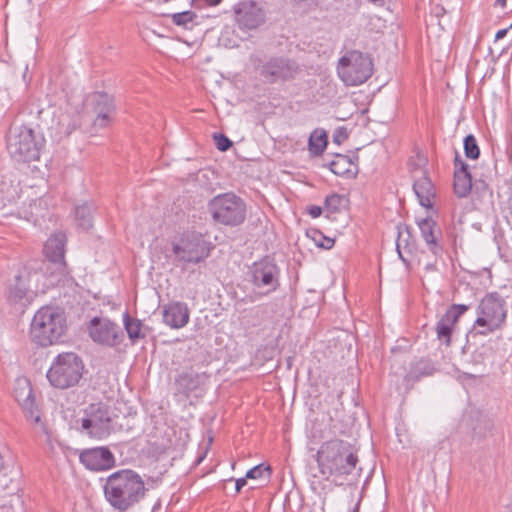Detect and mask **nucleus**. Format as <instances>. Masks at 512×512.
I'll return each instance as SVG.
<instances>
[{
    "mask_svg": "<svg viewBox=\"0 0 512 512\" xmlns=\"http://www.w3.org/2000/svg\"><path fill=\"white\" fill-rule=\"evenodd\" d=\"M316 460L323 479L359 476L358 457L354 447L343 440L332 439L322 443L317 451Z\"/></svg>",
    "mask_w": 512,
    "mask_h": 512,
    "instance_id": "nucleus-1",
    "label": "nucleus"
},
{
    "mask_svg": "<svg viewBox=\"0 0 512 512\" xmlns=\"http://www.w3.org/2000/svg\"><path fill=\"white\" fill-rule=\"evenodd\" d=\"M103 491L114 510L126 512L145 497L147 489L136 471L121 469L107 477Z\"/></svg>",
    "mask_w": 512,
    "mask_h": 512,
    "instance_id": "nucleus-2",
    "label": "nucleus"
},
{
    "mask_svg": "<svg viewBox=\"0 0 512 512\" xmlns=\"http://www.w3.org/2000/svg\"><path fill=\"white\" fill-rule=\"evenodd\" d=\"M44 143V138L26 125L11 127L6 136L7 151L10 157L19 163L38 160Z\"/></svg>",
    "mask_w": 512,
    "mask_h": 512,
    "instance_id": "nucleus-3",
    "label": "nucleus"
},
{
    "mask_svg": "<svg viewBox=\"0 0 512 512\" xmlns=\"http://www.w3.org/2000/svg\"><path fill=\"white\" fill-rule=\"evenodd\" d=\"M84 370V362L78 354L63 352L54 358L46 377L52 387L65 390L79 384Z\"/></svg>",
    "mask_w": 512,
    "mask_h": 512,
    "instance_id": "nucleus-4",
    "label": "nucleus"
},
{
    "mask_svg": "<svg viewBox=\"0 0 512 512\" xmlns=\"http://www.w3.org/2000/svg\"><path fill=\"white\" fill-rule=\"evenodd\" d=\"M66 330L63 314L52 307H42L34 315L30 335L32 340L42 347L58 342Z\"/></svg>",
    "mask_w": 512,
    "mask_h": 512,
    "instance_id": "nucleus-5",
    "label": "nucleus"
},
{
    "mask_svg": "<svg viewBox=\"0 0 512 512\" xmlns=\"http://www.w3.org/2000/svg\"><path fill=\"white\" fill-rule=\"evenodd\" d=\"M476 312L475 334L487 335L504 324L507 315L506 302L498 292H490L482 298Z\"/></svg>",
    "mask_w": 512,
    "mask_h": 512,
    "instance_id": "nucleus-6",
    "label": "nucleus"
},
{
    "mask_svg": "<svg viewBox=\"0 0 512 512\" xmlns=\"http://www.w3.org/2000/svg\"><path fill=\"white\" fill-rule=\"evenodd\" d=\"M248 275L249 281L259 291L247 296V302H255L280 287L281 270L275 260L268 256L254 262Z\"/></svg>",
    "mask_w": 512,
    "mask_h": 512,
    "instance_id": "nucleus-7",
    "label": "nucleus"
},
{
    "mask_svg": "<svg viewBox=\"0 0 512 512\" xmlns=\"http://www.w3.org/2000/svg\"><path fill=\"white\" fill-rule=\"evenodd\" d=\"M209 212L213 220L225 226H238L246 219V204L234 193H223L209 201Z\"/></svg>",
    "mask_w": 512,
    "mask_h": 512,
    "instance_id": "nucleus-8",
    "label": "nucleus"
},
{
    "mask_svg": "<svg viewBox=\"0 0 512 512\" xmlns=\"http://www.w3.org/2000/svg\"><path fill=\"white\" fill-rule=\"evenodd\" d=\"M337 72L346 85L357 86L371 77L373 63L368 55L353 50L340 58Z\"/></svg>",
    "mask_w": 512,
    "mask_h": 512,
    "instance_id": "nucleus-9",
    "label": "nucleus"
},
{
    "mask_svg": "<svg viewBox=\"0 0 512 512\" xmlns=\"http://www.w3.org/2000/svg\"><path fill=\"white\" fill-rule=\"evenodd\" d=\"M81 419V432L88 437L102 440L112 432V419L109 408L102 402L91 403L84 409Z\"/></svg>",
    "mask_w": 512,
    "mask_h": 512,
    "instance_id": "nucleus-10",
    "label": "nucleus"
},
{
    "mask_svg": "<svg viewBox=\"0 0 512 512\" xmlns=\"http://www.w3.org/2000/svg\"><path fill=\"white\" fill-rule=\"evenodd\" d=\"M233 17L241 31H252L265 24L267 13L260 2L242 0L233 6Z\"/></svg>",
    "mask_w": 512,
    "mask_h": 512,
    "instance_id": "nucleus-11",
    "label": "nucleus"
},
{
    "mask_svg": "<svg viewBox=\"0 0 512 512\" xmlns=\"http://www.w3.org/2000/svg\"><path fill=\"white\" fill-rule=\"evenodd\" d=\"M299 71V65L295 60L273 56L260 66L259 74L267 83L274 84L293 80Z\"/></svg>",
    "mask_w": 512,
    "mask_h": 512,
    "instance_id": "nucleus-12",
    "label": "nucleus"
},
{
    "mask_svg": "<svg viewBox=\"0 0 512 512\" xmlns=\"http://www.w3.org/2000/svg\"><path fill=\"white\" fill-rule=\"evenodd\" d=\"M172 251L177 260L183 263L198 264L209 256L206 243L199 236L185 233L172 244Z\"/></svg>",
    "mask_w": 512,
    "mask_h": 512,
    "instance_id": "nucleus-13",
    "label": "nucleus"
},
{
    "mask_svg": "<svg viewBox=\"0 0 512 512\" xmlns=\"http://www.w3.org/2000/svg\"><path fill=\"white\" fill-rule=\"evenodd\" d=\"M90 338L97 344L116 347L124 340L123 330L113 321L104 317H94L87 327Z\"/></svg>",
    "mask_w": 512,
    "mask_h": 512,
    "instance_id": "nucleus-14",
    "label": "nucleus"
},
{
    "mask_svg": "<svg viewBox=\"0 0 512 512\" xmlns=\"http://www.w3.org/2000/svg\"><path fill=\"white\" fill-rule=\"evenodd\" d=\"M92 111L96 115L92 126L95 130L104 129L111 125L115 114V104L112 96L106 92H95L90 97Z\"/></svg>",
    "mask_w": 512,
    "mask_h": 512,
    "instance_id": "nucleus-15",
    "label": "nucleus"
},
{
    "mask_svg": "<svg viewBox=\"0 0 512 512\" xmlns=\"http://www.w3.org/2000/svg\"><path fill=\"white\" fill-rule=\"evenodd\" d=\"M79 461L86 469L95 472L109 470L116 464L114 454L106 446L82 450Z\"/></svg>",
    "mask_w": 512,
    "mask_h": 512,
    "instance_id": "nucleus-16",
    "label": "nucleus"
},
{
    "mask_svg": "<svg viewBox=\"0 0 512 512\" xmlns=\"http://www.w3.org/2000/svg\"><path fill=\"white\" fill-rule=\"evenodd\" d=\"M418 227L429 251L435 256H441L444 242L441 241L442 232L437 222L431 217H426L418 222Z\"/></svg>",
    "mask_w": 512,
    "mask_h": 512,
    "instance_id": "nucleus-17",
    "label": "nucleus"
},
{
    "mask_svg": "<svg viewBox=\"0 0 512 512\" xmlns=\"http://www.w3.org/2000/svg\"><path fill=\"white\" fill-rule=\"evenodd\" d=\"M413 190L422 207L427 209L433 208L437 198V191L426 170L422 171V175L414 180Z\"/></svg>",
    "mask_w": 512,
    "mask_h": 512,
    "instance_id": "nucleus-18",
    "label": "nucleus"
},
{
    "mask_svg": "<svg viewBox=\"0 0 512 512\" xmlns=\"http://www.w3.org/2000/svg\"><path fill=\"white\" fill-rule=\"evenodd\" d=\"M208 379L209 375L206 372L190 371L181 373L175 378L177 392L189 397L192 392L204 386Z\"/></svg>",
    "mask_w": 512,
    "mask_h": 512,
    "instance_id": "nucleus-19",
    "label": "nucleus"
},
{
    "mask_svg": "<svg viewBox=\"0 0 512 512\" xmlns=\"http://www.w3.org/2000/svg\"><path fill=\"white\" fill-rule=\"evenodd\" d=\"M66 237L63 233L52 235L44 244L43 253L46 259L56 265H65Z\"/></svg>",
    "mask_w": 512,
    "mask_h": 512,
    "instance_id": "nucleus-20",
    "label": "nucleus"
},
{
    "mask_svg": "<svg viewBox=\"0 0 512 512\" xmlns=\"http://www.w3.org/2000/svg\"><path fill=\"white\" fill-rule=\"evenodd\" d=\"M163 321L171 328H182L189 321V310L183 302L169 303L163 311Z\"/></svg>",
    "mask_w": 512,
    "mask_h": 512,
    "instance_id": "nucleus-21",
    "label": "nucleus"
},
{
    "mask_svg": "<svg viewBox=\"0 0 512 512\" xmlns=\"http://www.w3.org/2000/svg\"><path fill=\"white\" fill-rule=\"evenodd\" d=\"M396 230V251L399 255V258L403 262H407V258L405 255H411L415 249L414 241L412 240V235L410 233L409 228L406 225L401 223H397L395 225Z\"/></svg>",
    "mask_w": 512,
    "mask_h": 512,
    "instance_id": "nucleus-22",
    "label": "nucleus"
},
{
    "mask_svg": "<svg viewBox=\"0 0 512 512\" xmlns=\"http://www.w3.org/2000/svg\"><path fill=\"white\" fill-rule=\"evenodd\" d=\"M328 166L335 175L348 179L354 178L358 173L356 162H352L349 156L343 154H336Z\"/></svg>",
    "mask_w": 512,
    "mask_h": 512,
    "instance_id": "nucleus-23",
    "label": "nucleus"
},
{
    "mask_svg": "<svg viewBox=\"0 0 512 512\" xmlns=\"http://www.w3.org/2000/svg\"><path fill=\"white\" fill-rule=\"evenodd\" d=\"M16 400L21 405L27 418L33 420L35 423L40 421L39 409L35 403V396L29 383L26 386L25 397L21 398V395H16Z\"/></svg>",
    "mask_w": 512,
    "mask_h": 512,
    "instance_id": "nucleus-24",
    "label": "nucleus"
},
{
    "mask_svg": "<svg viewBox=\"0 0 512 512\" xmlns=\"http://www.w3.org/2000/svg\"><path fill=\"white\" fill-rule=\"evenodd\" d=\"M27 295L28 287L26 282L22 279L21 275H16L14 283L8 288V301L14 304L21 303L25 305V301H28Z\"/></svg>",
    "mask_w": 512,
    "mask_h": 512,
    "instance_id": "nucleus-25",
    "label": "nucleus"
},
{
    "mask_svg": "<svg viewBox=\"0 0 512 512\" xmlns=\"http://www.w3.org/2000/svg\"><path fill=\"white\" fill-rule=\"evenodd\" d=\"M455 325L456 322L452 321V319L445 314L437 321L435 331L437 339L442 345H445L446 347L451 345V336Z\"/></svg>",
    "mask_w": 512,
    "mask_h": 512,
    "instance_id": "nucleus-26",
    "label": "nucleus"
},
{
    "mask_svg": "<svg viewBox=\"0 0 512 512\" xmlns=\"http://www.w3.org/2000/svg\"><path fill=\"white\" fill-rule=\"evenodd\" d=\"M433 372V365L428 360L421 359L411 366L409 372L404 376V381L414 383L421 377L432 375Z\"/></svg>",
    "mask_w": 512,
    "mask_h": 512,
    "instance_id": "nucleus-27",
    "label": "nucleus"
},
{
    "mask_svg": "<svg viewBox=\"0 0 512 512\" xmlns=\"http://www.w3.org/2000/svg\"><path fill=\"white\" fill-rule=\"evenodd\" d=\"M453 188L459 198L466 197L472 189V176L469 170L454 172Z\"/></svg>",
    "mask_w": 512,
    "mask_h": 512,
    "instance_id": "nucleus-28",
    "label": "nucleus"
},
{
    "mask_svg": "<svg viewBox=\"0 0 512 512\" xmlns=\"http://www.w3.org/2000/svg\"><path fill=\"white\" fill-rule=\"evenodd\" d=\"M124 328L132 344L138 342V340L145 338V334L142 332V322L139 319L132 318L128 312L123 315Z\"/></svg>",
    "mask_w": 512,
    "mask_h": 512,
    "instance_id": "nucleus-29",
    "label": "nucleus"
},
{
    "mask_svg": "<svg viewBox=\"0 0 512 512\" xmlns=\"http://www.w3.org/2000/svg\"><path fill=\"white\" fill-rule=\"evenodd\" d=\"M494 422L486 417L477 420L476 425L472 429V439L481 442L493 436Z\"/></svg>",
    "mask_w": 512,
    "mask_h": 512,
    "instance_id": "nucleus-30",
    "label": "nucleus"
},
{
    "mask_svg": "<svg viewBox=\"0 0 512 512\" xmlns=\"http://www.w3.org/2000/svg\"><path fill=\"white\" fill-rule=\"evenodd\" d=\"M349 205V199L341 194L331 193L325 197L324 210L328 214L339 213ZM329 217V215H327Z\"/></svg>",
    "mask_w": 512,
    "mask_h": 512,
    "instance_id": "nucleus-31",
    "label": "nucleus"
},
{
    "mask_svg": "<svg viewBox=\"0 0 512 512\" xmlns=\"http://www.w3.org/2000/svg\"><path fill=\"white\" fill-rule=\"evenodd\" d=\"M389 34H390L389 41L392 43L393 47L392 48L386 47V49H388L390 51V54L397 57L399 52L405 46V38H404V34L401 30L400 23H391V30H390Z\"/></svg>",
    "mask_w": 512,
    "mask_h": 512,
    "instance_id": "nucleus-32",
    "label": "nucleus"
},
{
    "mask_svg": "<svg viewBox=\"0 0 512 512\" xmlns=\"http://www.w3.org/2000/svg\"><path fill=\"white\" fill-rule=\"evenodd\" d=\"M328 144L327 134L324 130H315L309 137V150L315 155H321Z\"/></svg>",
    "mask_w": 512,
    "mask_h": 512,
    "instance_id": "nucleus-33",
    "label": "nucleus"
},
{
    "mask_svg": "<svg viewBox=\"0 0 512 512\" xmlns=\"http://www.w3.org/2000/svg\"><path fill=\"white\" fill-rule=\"evenodd\" d=\"M75 219L79 227L88 230L92 227L91 207L84 203L75 208Z\"/></svg>",
    "mask_w": 512,
    "mask_h": 512,
    "instance_id": "nucleus-34",
    "label": "nucleus"
},
{
    "mask_svg": "<svg viewBox=\"0 0 512 512\" xmlns=\"http://www.w3.org/2000/svg\"><path fill=\"white\" fill-rule=\"evenodd\" d=\"M465 156L470 160H477L480 157V148L473 134H468L463 140Z\"/></svg>",
    "mask_w": 512,
    "mask_h": 512,
    "instance_id": "nucleus-35",
    "label": "nucleus"
},
{
    "mask_svg": "<svg viewBox=\"0 0 512 512\" xmlns=\"http://www.w3.org/2000/svg\"><path fill=\"white\" fill-rule=\"evenodd\" d=\"M307 236L310 237L318 247L326 249V250L331 249L335 244V240L333 238L325 236L318 229L308 230Z\"/></svg>",
    "mask_w": 512,
    "mask_h": 512,
    "instance_id": "nucleus-36",
    "label": "nucleus"
},
{
    "mask_svg": "<svg viewBox=\"0 0 512 512\" xmlns=\"http://www.w3.org/2000/svg\"><path fill=\"white\" fill-rule=\"evenodd\" d=\"M196 18L197 14L191 10L174 13L171 15L172 23L185 29H188L189 24H191Z\"/></svg>",
    "mask_w": 512,
    "mask_h": 512,
    "instance_id": "nucleus-37",
    "label": "nucleus"
},
{
    "mask_svg": "<svg viewBox=\"0 0 512 512\" xmlns=\"http://www.w3.org/2000/svg\"><path fill=\"white\" fill-rule=\"evenodd\" d=\"M441 241L444 242V245L446 243L449 244L454 251H456L458 245L461 246L462 238L454 224L448 225L445 228V238L441 237Z\"/></svg>",
    "mask_w": 512,
    "mask_h": 512,
    "instance_id": "nucleus-38",
    "label": "nucleus"
},
{
    "mask_svg": "<svg viewBox=\"0 0 512 512\" xmlns=\"http://www.w3.org/2000/svg\"><path fill=\"white\" fill-rule=\"evenodd\" d=\"M412 348L411 341L407 338H400L396 341V344L391 347L390 351L392 356H405L409 354Z\"/></svg>",
    "mask_w": 512,
    "mask_h": 512,
    "instance_id": "nucleus-39",
    "label": "nucleus"
},
{
    "mask_svg": "<svg viewBox=\"0 0 512 512\" xmlns=\"http://www.w3.org/2000/svg\"><path fill=\"white\" fill-rule=\"evenodd\" d=\"M468 309L469 306L465 304H452L444 314L457 323Z\"/></svg>",
    "mask_w": 512,
    "mask_h": 512,
    "instance_id": "nucleus-40",
    "label": "nucleus"
},
{
    "mask_svg": "<svg viewBox=\"0 0 512 512\" xmlns=\"http://www.w3.org/2000/svg\"><path fill=\"white\" fill-rule=\"evenodd\" d=\"M265 473L267 474V477H269L270 466H266L262 463L248 470L246 473V478L260 479L264 477Z\"/></svg>",
    "mask_w": 512,
    "mask_h": 512,
    "instance_id": "nucleus-41",
    "label": "nucleus"
},
{
    "mask_svg": "<svg viewBox=\"0 0 512 512\" xmlns=\"http://www.w3.org/2000/svg\"><path fill=\"white\" fill-rule=\"evenodd\" d=\"M213 138L217 149L222 152L227 151L233 145L232 141L222 133H215Z\"/></svg>",
    "mask_w": 512,
    "mask_h": 512,
    "instance_id": "nucleus-42",
    "label": "nucleus"
},
{
    "mask_svg": "<svg viewBox=\"0 0 512 512\" xmlns=\"http://www.w3.org/2000/svg\"><path fill=\"white\" fill-rule=\"evenodd\" d=\"M223 0H191V5L196 9H202L206 6H217Z\"/></svg>",
    "mask_w": 512,
    "mask_h": 512,
    "instance_id": "nucleus-43",
    "label": "nucleus"
},
{
    "mask_svg": "<svg viewBox=\"0 0 512 512\" xmlns=\"http://www.w3.org/2000/svg\"><path fill=\"white\" fill-rule=\"evenodd\" d=\"M453 163H454V169H455L454 172L469 170L468 164L465 163L461 159L457 150L455 151V157H454Z\"/></svg>",
    "mask_w": 512,
    "mask_h": 512,
    "instance_id": "nucleus-44",
    "label": "nucleus"
},
{
    "mask_svg": "<svg viewBox=\"0 0 512 512\" xmlns=\"http://www.w3.org/2000/svg\"><path fill=\"white\" fill-rule=\"evenodd\" d=\"M323 208L317 205H311L308 207V213L312 218H317L322 214Z\"/></svg>",
    "mask_w": 512,
    "mask_h": 512,
    "instance_id": "nucleus-45",
    "label": "nucleus"
},
{
    "mask_svg": "<svg viewBox=\"0 0 512 512\" xmlns=\"http://www.w3.org/2000/svg\"><path fill=\"white\" fill-rule=\"evenodd\" d=\"M347 138H348V135L345 132L341 131V130L337 131L333 135V141L335 143H337V144H341Z\"/></svg>",
    "mask_w": 512,
    "mask_h": 512,
    "instance_id": "nucleus-46",
    "label": "nucleus"
},
{
    "mask_svg": "<svg viewBox=\"0 0 512 512\" xmlns=\"http://www.w3.org/2000/svg\"><path fill=\"white\" fill-rule=\"evenodd\" d=\"M247 479L246 477L244 478H239L236 480V491L237 492H240L241 489L247 484Z\"/></svg>",
    "mask_w": 512,
    "mask_h": 512,
    "instance_id": "nucleus-47",
    "label": "nucleus"
},
{
    "mask_svg": "<svg viewBox=\"0 0 512 512\" xmlns=\"http://www.w3.org/2000/svg\"><path fill=\"white\" fill-rule=\"evenodd\" d=\"M507 32H508L507 28L498 30L495 35V40L497 41V40L504 38L506 36Z\"/></svg>",
    "mask_w": 512,
    "mask_h": 512,
    "instance_id": "nucleus-48",
    "label": "nucleus"
},
{
    "mask_svg": "<svg viewBox=\"0 0 512 512\" xmlns=\"http://www.w3.org/2000/svg\"><path fill=\"white\" fill-rule=\"evenodd\" d=\"M507 0H495L494 6L495 7H506Z\"/></svg>",
    "mask_w": 512,
    "mask_h": 512,
    "instance_id": "nucleus-49",
    "label": "nucleus"
},
{
    "mask_svg": "<svg viewBox=\"0 0 512 512\" xmlns=\"http://www.w3.org/2000/svg\"><path fill=\"white\" fill-rule=\"evenodd\" d=\"M425 269H426L427 271L435 270V264L428 263V264H426Z\"/></svg>",
    "mask_w": 512,
    "mask_h": 512,
    "instance_id": "nucleus-50",
    "label": "nucleus"
},
{
    "mask_svg": "<svg viewBox=\"0 0 512 512\" xmlns=\"http://www.w3.org/2000/svg\"><path fill=\"white\" fill-rule=\"evenodd\" d=\"M417 158H418L419 162H426V159L423 156H421L420 154L417 155Z\"/></svg>",
    "mask_w": 512,
    "mask_h": 512,
    "instance_id": "nucleus-51",
    "label": "nucleus"
},
{
    "mask_svg": "<svg viewBox=\"0 0 512 512\" xmlns=\"http://www.w3.org/2000/svg\"><path fill=\"white\" fill-rule=\"evenodd\" d=\"M204 457H205V453L198 458L197 464H199L204 459Z\"/></svg>",
    "mask_w": 512,
    "mask_h": 512,
    "instance_id": "nucleus-52",
    "label": "nucleus"
},
{
    "mask_svg": "<svg viewBox=\"0 0 512 512\" xmlns=\"http://www.w3.org/2000/svg\"><path fill=\"white\" fill-rule=\"evenodd\" d=\"M380 468H381V470H382V473L384 474V465H383V463H382V462L380 463Z\"/></svg>",
    "mask_w": 512,
    "mask_h": 512,
    "instance_id": "nucleus-53",
    "label": "nucleus"
},
{
    "mask_svg": "<svg viewBox=\"0 0 512 512\" xmlns=\"http://www.w3.org/2000/svg\"><path fill=\"white\" fill-rule=\"evenodd\" d=\"M36 267L32 266V267H28V268H25V271H28V270H31V269H35Z\"/></svg>",
    "mask_w": 512,
    "mask_h": 512,
    "instance_id": "nucleus-54",
    "label": "nucleus"
},
{
    "mask_svg": "<svg viewBox=\"0 0 512 512\" xmlns=\"http://www.w3.org/2000/svg\"><path fill=\"white\" fill-rule=\"evenodd\" d=\"M386 8H387V10H390V12H393V9H390V7H389V6H388V7H386Z\"/></svg>",
    "mask_w": 512,
    "mask_h": 512,
    "instance_id": "nucleus-55",
    "label": "nucleus"
},
{
    "mask_svg": "<svg viewBox=\"0 0 512 512\" xmlns=\"http://www.w3.org/2000/svg\"><path fill=\"white\" fill-rule=\"evenodd\" d=\"M386 8H387V10H390V12H393V9H390V7H389V6H388V7H386Z\"/></svg>",
    "mask_w": 512,
    "mask_h": 512,
    "instance_id": "nucleus-56",
    "label": "nucleus"
}]
</instances>
